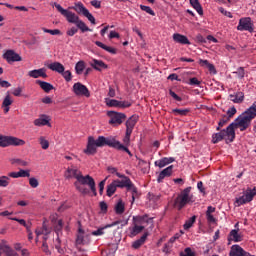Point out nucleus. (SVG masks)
I'll use <instances>...</instances> for the list:
<instances>
[{
  "label": "nucleus",
  "instance_id": "8fccbe9b",
  "mask_svg": "<svg viewBox=\"0 0 256 256\" xmlns=\"http://www.w3.org/2000/svg\"><path fill=\"white\" fill-rule=\"evenodd\" d=\"M60 75H62V77L65 79V81L69 82L71 81V79H73V76L71 74V71L67 70V71H63L60 73Z\"/></svg>",
  "mask_w": 256,
  "mask_h": 256
},
{
  "label": "nucleus",
  "instance_id": "680f3d73",
  "mask_svg": "<svg viewBox=\"0 0 256 256\" xmlns=\"http://www.w3.org/2000/svg\"><path fill=\"white\" fill-rule=\"evenodd\" d=\"M189 85H201V81H199V79H197L196 77L190 78L189 80Z\"/></svg>",
  "mask_w": 256,
  "mask_h": 256
},
{
  "label": "nucleus",
  "instance_id": "a19ab883",
  "mask_svg": "<svg viewBox=\"0 0 256 256\" xmlns=\"http://www.w3.org/2000/svg\"><path fill=\"white\" fill-rule=\"evenodd\" d=\"M115 191H117V185L113 181L110 185L107 186V196L108 197H113L115 195Z\"/></svg>",
  "mask_w": 256,
  "mask_h": 256
},
{
  "label": "nucleus",
  "instance_id": "f8f14e48",
  "mask_svg": "<svg viewBox=\"0 0 256 256\" xmlns=\"http://www.w3.org/2000/svg\"><path fill=\"white\" fill-rule=\"evenodd\" d=\"M256 195V189L249 188L244 192L243 196L236 198L235 205L236 207H241V205H245V203H250L253 201V197Z\"/></svg>",
  "mask_w": 256,
  "mask_h": 256
},
{
  "label": "nucleus",
  "instance_id": "20e7f679",
  "mask_svg": "<svg viewBox=\"0 0 256 256\" xmlns=\"http://www.w3.org/2000/svg\"><path fill=\"white\" fill-rule=\"evenodd\" d=\"M189 203H195L193 194H191V187H187L180 192L174 201V205L178 208L179 211H181V209H183L185 205H189Z\"/></svg>",
  "mask_w": 256,
  "mask_h": 256
},
{
  "label": "nucleus",
  "instance_id": "bb28decb",
  "mask_svg": "<svg viewBox=\"0 0 256 256\" xmlns=\"http://www.w3.org/2000/svg\"><path fill=\"white\" fill-rule=\"evenodd\" d=\"M11 105H13V98L11 95L7 94L2 102V109L4 113H9Z\"/></svg>",
  "mask_w": 256,
  "mask_h": 256
},
{
  "label": "nucleus",
  "instance_id": "a211bd4d",
  "mask_svg": "<svg viewBox=\"0 0 256 256\" xmlns=\"http://www.w3.org/2000/svg\"><path fill=\"white\" fill-rule=\"evenodd\" d=\"M80 175H81V170H79L75 166L68 167L64 172L65 179H76L77 181Z\"/></svg>",
  "mask_w": 256,
  "mask_h": 256
},
{
  "label": "nucleus",
  "instance_id": "c756f323",
  "mask_svg": "<svg viewBox=\"0 0 256 256\" xmlns=\"http://www.w3.org/2000/svg\"><path fill=\"white\" fill-rule=\"evenodd\" d=\"M137 116H131L126 121V132L133 133V129H135V125H137Z\"/></svg>",
  "mask_w": 256,
  "mask_h": 256
},
{
  "label": "nucleus",
  "instance_id": "9d476101",
  "mask_svg": "<svg viewBox=\"0 0 256 256\" xmlns=\"http://www.w3.org/2000/svg\"><path fill=\"white\" fill-rule=\"evenodd\" d=\"M107 116L110 119L109 125H113L114 127L122 125L125 119H127V115H125V113L115 111H108Z\"/></svg>",
  "mask_w": 256,
  "mask_h": 256
},
{
  "label": "nucleus",
  "instance_id": "69168bd1",
  "mask_svg": "<svg viewBox=\"0 0 256 256\" xmlns=\"http://www.w3.org/2000/svg\"><path fill=\"white\" fill-rule=\"evenodd\" d=\"M131 133L132 132H127L126 131V135H125L124 140H123L126 145H129V143L131 141Z\"/></svg>",
  "mask_w": 256,
  "mask_h": 256
},
{
  "label": "nucleus",
  "instance_id": "49530a36",
  "mask_svg": "<svg viewBox=\"0 0 256 256\" xmlns=\"http://www.w3.org/2000/svg\"><path fill=\"white\" fill-rule=\"evenodd\" d=\"M172 113L174 115H179L180 117H185L189 113V109H173Z\"/></svg>",
  "mask_w": 256,
  "mask_h": 256
},
{
  "label": "nucleus",
  "instance_id": "0eeeda50",
  "mask_svg": "<svg viewBox=\"0 0 256 256\" xmlns=\"http://www.w3.org/2000/svg\"><path fill=\"white\" fill-rule=\"evenodd\" d=\"M36 233V243L39 242V237L43 235V244H42V251L46 253V255H51L49 251V246H47V237L51 233V229L47 227V221L44 220L42 227L37 228L35 230Z\"/></svg>",
  "mask_w": 256,
  "mask_h": 256
},
{
  "label": "nucleus",
  "instance_id": "2f4dec72",
  "mask_svg": "<svg viewBox=\"0 0 256 256\" xmlns=\"http://www.w3.org/2000/svg\"><path fill=\"white\" fill-rule=\"evenodd\" d=\"M115 225H119V221H115L111 224L106 225L105 227L99 228L98 230H95L90 233V235H94L95 237L103 235L105 232V229H109L110 227H115Z\"/></svg>",
  "mask_w": 256,
  "mask_h": 256
},
{
  "label": "nucleus",
  "instance_id": "f704fd0d",
  "mask_svg": "<svg viewBox=\"0 0 256 256\" xmlns=\"http://www.w3.org/2000/svg\"><path fill=\"white\" fill-rule=\"evenodd\" d=\"M78 15H85L89 10L85 8V5H83L81 2L75 3L74 7L72 8Z\"/></svg>",
  "mask_w": 256,
  "mask_h": 256
},
{
  "label": "nucleus",
  "instance_id": "79ce46f5",
  "mask_svg": "<svg viewBox=\"0 0 256 256\" xmlns=\"http://www.w3.org/2000/svg\"><path fill=\"white\" fill-rule=\"evenodd\" d=\"M11 183V178H9V176H0V187H9Z\"/></svg>",
  "mask_w": 256,
  "mask_h": 256
},
{
  "label": "nucleus",
  "instance_id": "de8ad7c7",
  "mask_svg": "<svg viewBox=\"0 0 256 256\" xmlns=\"http://www.w3.org/2000/svg\"><path fill=\"white\" fill-rule=\"evenodd\" d=\"M140 9L142 11H145V13H148V15H152V17H155V11H153V9H151V7L145 6V5H140Z\"/></svg>",
  "mask_w": 256,
  "mask_h": 256
},
{
  "label": "nucleus",
  "instance_id": "5fc2aeb1",
  "mask_svg": "<svg viewBox=\"0 0 256 256\" xmlns=\"http://www.w3.org/2000/svg\"><path fill=\"white\" fill-rule=\"evenodd\" d=\"M107 179H109V177H106V178H105L104 180H102V181L99 183V185H98L100 195H103V191H104V189H105V183H107Z\"/></svg>",
  "mask_w": 256,
  "mask_h": 256
},
{
  "label": "nucleus",
  "instance_id": "13d9d810",
  "mask_svg": "<svg viewBox=\"0 0 256 256\" xmlns=\"http://www.w3.org/2000/svg\"><path fill=\"white\" fill-rule=\"evenodd\" d=\"M219 11H220V13H222V15H225V17H229V19H233V14H231V12L225 10V8L220 7Z\"/></svg>",
  "mask_w": 256,
  "mask_h": 256
},
{
  "label": "nucleus",
  "instance_id": "6e6552de",
  "mask_svg": "<svg viewBox=\"0 0 256 256\" xmlns=\"http://www.w3.org/2000/svg\"><path fill=\"white\" fill-rule=\"evenodd\" d=\"M25 145V140L17 138L15 136H5L0 134V147H23Z\"/></svg>",
  "mask_w": 256,
  "mask_h": 256
},
{
  "label": "nucleus",
  "instance_id": "09e8293b",
  "mask_svg": "<svg viewBox=\"0 0 256 256\" xmlns=\"http://www.w3.org/2000/svg\"><path fill=\"white\" fill-rule=\"evenodd\" d=\"M42 31L44 33H49L50 35H61V30H59V29L51 30V29H47V28L43 27Z\"/></svg>",
  "mask_w": 256,
  "mask_h": 256
},
{
  "label": "nucleus",
  "instance_id": "dca6fc26",
  "mask_svg": "<svg viewBox=\"0 0 256 256\" xmlns=\"http://www.w3.org/2000/svg\"><path fill=\"white\" fill-rule=\"evenodd\" d=\"M106 105L108 107H117L120 109H127V107H131V102L129 101H119L116 99H106Z\"/></svg>",
  "mask_w": 256,
  "mask_h": 256
},
{
  "label": "nucleus",
  "instance_id": "338daca9",
  "mask_svg": "<svg viewBox=\"0 0 256 256\" xmlns=\"http://www.w3.org/2000/svg\"><path fill=\"white\" fill-rule=\"evenodd\" d=\"M235 113H237V109L235 107H231L227 111V115L230 118L233 117V115H235Z\"/></svg>",
  "mask_w": 256,
  "mask_h": 256
},
{
  "label": "nucleus",
  "instance_id": "e2e57ef3",
  "mask_svg": "<svg viewBox=\"0 0 256 256\" xmlns=\"http://www.w3.org/2000/svg\"><path fill=\"white\" fill-rule=\"evenodd\" d=\"M206 68H208V71L212 73V75H217V69H215V65L210 63Z\"/></svg>",
  "mask_w": 256,
  "mask_h": 256
},
{
  "label": "nucleus",
  "instance_id": "72a5a7b5",
  "mask_svg": "<svg viewBox=\"0 0 256 256\" xmlns=\"http://www.w3.org/2000/svg\"><path fill=\"white\" fill-rule=\"evenodd\" d=\"M95 45H97V47H100L101 49H104V51H107L108 53H111L112 55H117V49H115L111 46H107V45L103 44L100 41H96Z\"/></svg>",
  "mask_w": 256,
  "mask_h": 256
},
{
  "label": "nucleus",
  "instance_id": "f257e3e1",
  "mask_svg": "<svg viewBox=\"0 0 256 256\" xmlns=\"http://www.w3.org/2000/svg\"><path fill=\"white\" fill-rule=\"evenodd\" d=\"M105 145L114 147V149H118V151H125V153L131 156L129 148L121 144V142L115 140L113 137L104 136H99L96 140L93 136H89L86 149L83 150V153H85V155H95L97 153V147H105Z\"/></svg>",
  "mask_w": 256,
  "mask_h": 256
},
{
  "label": "nucleus",
  "instance_id": "0e129e2a",
  "mask_svg": "<svg viewBox=\"0 0 256 256\" xmlns=\"http://www.w3.org/2000/svg\"><path fill=\"white\" fill-rule=\"evenodd\" d=\"M200 67H208L211 63L208 60L199 59L198 61Z\"/></svg>",
  "mask_w": 256,
  "mask_h": 256
},
{
  "label": "nucleus",
  "instance_id": "c03bdc74",
  "mask_svg": "<svg viewBox=\"0 0 256 256\" xmlns=\"http://www.w3.org/2000/svg\"><path fill=\"white\" fill-rule=\"evenodd\" d=\"M39 144L41 145L42 149L47 150L49 149V140L45 136H40L38 138Z\"/></svg>",
  "mask_w": 256,
  "mask_h": 256
},
{
  "label": "nucleus",
  "instance_id": "052dcab7",
  "mask_svg": "<svg viewBox=\"0 0 256 256\" xmlns=\"http://www.w3.org/2000/svg\"><path fill=\"white\" fill-rule=\"evenodd\" d=\"M169 95L175 100V101H183V99L177 95L173 90H169Z\"/></svg>",
  "mask_w": 256,
  "mask_h": 256
},
{
  "label": "nucleus",
  "instance_id": "412c9836",
  "mask_svg": "<svg viewBox=\"0 0 256 256\" xmlns=\"http://www.w3.org/2000/svg\"><path fill=\"white\" fill-rule=\"evenodd\" d=\"M171 163H175V158L173 157H164L160 160L154 162L155 167H159V169H163V167H167V165H171Z\"/></svg>",
  "mask_w": 256,
  "mask_h": 256
},
{
  "label": "nucleus",
  "instance_id": "4d7b16f0",
  "mask_svg": "<svg viewBox=\"0 0 256 256\" xmlns=\"http://www.w3.org/2000/svg\"><path fill=\"white\" fill-rule=\"evenodd\" d=\"M78 31L79 29L72 27L67 30L66 35H68V37H73V35L77 34Z\"/></svg>",
  "mask_w": 256,
  "mask_h": 256
},
{
  "label": "nucleus",
  "instance_id": "ea45409f",
  "mask_svg": "<svg viewBox=\"0 0 256 256\" xmlns=\"http://www.w3.org/2000/svg\"><path fill=\"white\" fill-rule=\"evenodd\" d=\"M75 71L77 75H82L83 71H85V61L81 60L76 63Z\"/></svg>",
  "mask_w": 256,
  "mask_h": 256
},
{
  "label": "nucleus",
  "instance_id": "c9c22d12",
  "mask_svg": "<svg viewBox=\"0 0 256 256\" xmlns=\"http://www.w3.org/2000/svg\"><path fill=\"white\" fill-rule=\"evenodd\" d=\"M229 97L230 101H232L233 103H242L245 95L243 94V92H238L236 94H231Z\"/></svg>",
  "mask_w": 256,
  "mask_h": 256
},
{
  "label": "nucleus",
  "instance_id": "4468645a",
  "mask_svg": "<svg viewBox=\"0 0 256 256\" xmlns=\"http://www.w3.org/2000/svg\"><path fill=\"white\" fill-rule=\"evenodd\" d=\"M91 241V233L85 231L81 226L78 228L76 243L77 245H87Z\"/></svg>",
  "mask_w": 256,
  "mask_h": 256
},
{
  "label": "nucleus",
  "instance_id": "603ef678",
  "mask_svg": "<svg viewBox=\"0 0 256 256\" xmlns=\"http://www.w3.org/2000/svg\"><path fill=\"white\" fill-rule=\"evenodd\" d=\"M180 256H195V252L191 248H185L183 252H180Z\"/></svg>",
  "mask_w": 256,
  "mask_h": 256
},
{
  "label": "nucleus",
  "instance_id": "5701e85b",
  "mask_svg": "<svg viewBox=\"0 0 256 256\" xmlns=\"http://www.w3.org/2000/svg\"><path fill=\"white\" fill-rule=\"evenodd\" d=\"M89 65L92 66V68L95 69L96 71H103V69H107L108 67L107 64H105V62L98 59H92L89 62Z\"/></svg>",
  "mask_w": 256,
  "mask_h": 256
},
{
  "label": "nucleus",
  "instance_id": "f03ea898",
  "mask_svg": "<svg viewBox=\"0 0 256 256\" xmlns=\"http://www.w3.org/2000/svg\"><path fill=\"white\" fill-rule=\"evenodd\" d=\"M256 117V102L253 103L251 107H249L244 113H242L235 122L231 123L229 127H231L232 132L235 133V129H239L240 131H246L251 125V121Z\"/></svg>",
  "mask_w": 256,
  "mask_h": 256
},
{
  "label": "nucleus",
  "instance_id": "c85d7f7f",
  "mask_svg": "<svg viewBox=\"0 0 256 256\" xmlns=\"http://www.w3.org/2000/svg\"><path fill=\"white\" fill-rule=\"evenodd\" d=\"M216 209L213 206H208L206 211V219L208 223L213 224L217 223V218L213 216V213H215Z\"/></svg>",
  "mask_w": 256,
  "mask_h": 256
},
{
  "label": "nucleus",
  "instance_id": "39448f33",
  "mask_svg": "<svg viewBox=\"0 0 256 256\" xmlns=\"http://www.w3.org/2000/svg\"><path fill=\"white\" fill-rule=\"evenodd\" d=\"M145 223H147V218L145 216L133 217V226L128 228V236L133 238L137 237L139 233H142L145 229Z\"/></svg>",
  "mask_w": 256,
  "mask_h": 256
},
{
  "label": "nucleus",
  "instance_id": "a18cd8bd",
  "mask_svg": "<svg viewBox=\"0 0 256 256\" xmlns=\"http://www.w3.org/2000/svg\"><path fill=\"white\" fill-rule=\"evenodd\" d=\"M76 27H78V29H80V31H82V33L90 31V29L87 26V24H85V22H83V20H81V19L77 21Z\"/></svg>",
  "mask_w": 256,
  "mask_h": 256
},
{
  "label": "nucleus",
  "instance_id": "bf43d9fd",
  "mask_svg": "<svg viewBox=\"0 0 256 256\" xmlns=\"http://www.w3.org/2000/svg\"><path fill=\"white\" fill-rule=\"evenodd\" d=\"M84 17H86L92 25H95V17L89 11L84 15Z\"/></svg>",
  "mask_w": 256,
  "mask_h": 256
},
{
  "label": "nucleus",
  "instance_id": "4c0bfd02",
  "mask_svg": "<svg viewBox=\"0 0 256 256\" xmlns=\"http://www.w3.org/2000/svg\"><path fill=\"white\" fill-rule=\"evenodd\" d=\"M190 4L192 5L193 9L197 11L198 15H203V7L199 3V0H189Z\"/></svg>",
  "mask_w": 256,
  "mask_h": 256
},
{
  "label": "nucleus",
  "instance_id": "423d86ee",
  "mask_svg": "<svg viewBox=\"0 0 256 256\" xmlns=\"http://www.w3.org/2000/svg\"><path fill=\"white\" fill-rule=\"evenodd\" d=\"M223 139H225L226 143H233V141H235V132H233L231 126L212 135V143L214 144L223 141Z\"/></svg>",
  "mask_w": 256,
  "mask_h": 256
},
{
  "label": "nucleus",
  "instance_id": "6e6d98bb",
  "mask_svg": "<svg viewBox=\"0 0 256 256\" xmlns=\"http://www.w3.org/2000/svg\"><path fill=\"white\" fill-rule=\"evenodd\" d=\"M18 173L19 177H31V172L29 170L20 169Z\"/></svg>",
  "mask_w": 256,
  "mask_h": 256
},
{
  "label": "nucleus",
  "instance_id": "7c9ffc66",
  "mask_svg": "<svg viewBox=\"0 0 256 256\" xmlns=\"http://www.w3.org/2000/svg\"><path fill=\"white\" fill-rule=\"evenodd\" d=\"M147 237H149V232H145L140 239L134 241L132 243L133 249H139L142 245L145 244V241H147Z\"/></svg>",
  "mask_w": 256,
  "mask_h": 256
},
{
  "label": "nucleus",
  "instance_id": "37998d69",
  "mask_svg": "<svg viewBox=\"0 0 256 256\" xmlns=\"http://www.w3.org/2000/svg\"><path fill=\"white\" fill-rule=\"evenodd\" d=\"M195 221H197V216H192L191 218H189L185 224H184V229L185 231L191 229V227H193V224L195 223Z\"/></svg>",
  "mask_w": 256,
  "mask_h": 256
},
{
  "label": "nucleus",
  "instance_id": "7ed1b4c3",
  "mask_svg": "<svg viewBox=\"0 0 256 256\" xmlns=\"http://www.w3.org/2000/svg\"><path fill=\"white\" fill-rule=\"evenodd\" d=\"M85 185L90 187V191L93 193L94 197H97V188L95 187V179L93 177L86 175L83 176V173H80L77 181L74 182V187L76 191H79L82 195H89V190Z\"/></svg>",
  "mask_w": 256,
  "mask_h": 256
},
{
  "label": "nucleus",
  "instance_id": "58836bf2",
  "mask_svg": "<svg viewBox=\"0 0 256 256\" xmlns=\"http://www.w3.org/2000/svg\"><path fill=\"white\" fill-rule=\"evenodd\" d=\"M115 211L117 215H123V213H125V203H123V200L118 201L115 206Z\"/></svg>",
  "mask_w": 256,
  "mask_h": 256
},
{
  "label": "nucleus",
  "instance_id": "a878e982",
  "mask_svg": "<svg viewBox=\"0 0 256 256\" xmlns=\"http://www.w3.org/2000/svg\"><path fill=\"white\" fill-rule=\"evenodd\" d=\"M173 41H175V43H180L181 45H191L189 38L179 33L173 34Z\"/></svg>",
  "mask_w": 256,
  "mask_h": 256
},
{
  "label": "nucleus",
  "instance_id": "f3484780",
  "mask_svg": "<svg viewBox=\"0 0 256 256\" xmlns=\"http://www.w3.org/2000/svg\"><path fill=\"white\" fill-rule=\"evenodd\" d=\"M3 59H5L7 63H15L23 60L21 56L18 53H16L14 50H7L3 54Z\"/></svg>",
  "mask_w": 256,
  "mask_h": 256
},
{
  "label": "nucleus",
  "instance_id": "cd10ccee",
  "mask_svg": "<svg viewBox=\"0 0 256 256\" xmlns=\"http://www.w3.org/2000/svg\"><path fill=\"white\" fill-rule=\"evenodd\" d=\"M50 221H52L56 233L63 229V220H57V214H51Z\"/></svg>",
  "mask_w": 256,
  "mask_h": 256
},
{
  "label": "nucleus",
  "instance_id": "3c124183",
  "mask_svg": "<svg viewBox=\"0 0 256 256\" xmlns=\"http://www.w3.org/2000/svg\"><path fill=\"white\" fill-rule=\"evenodd\" d=\"M234 74L237 75L238 79H243L245 77V68L239 67Z\"/></svg>",
  "mask_w": 256,
  "mask_h": 256
},
{
  "label": "nucleus",
  "instance_id": "473e14b6",
  "mask_svg": "<svg viewBox=\"0 0 256 256\" xmlns=\"http://www.w3.org/2000/svg\"><path fill=\"white\" fill-rule=\"evenodd\" d=\"M36 84L39 85V87L41 89H43L45 91V93H49V91H53V89H54V87L51 83H48L45 81L37 80Z\"/></svg>",
  "mask_w": 256,
  "mask_h": 256
},
{
  "label": "nucleus",
  "instance_id": "ddd939ff",
  "mask_svg": "<svg viewBox=\"0 0 256 256\" xmlns=\"http://www.w3.org/2000/svg\"><path fill=\"white\" fill-rule=\"evenodd\" d=\"M72 93L76 95V97H86L89 99L91 97V92L89 91V88L82 84L81 82L74 83L72 86Z\"/></svg>",
  "mask_w": 256,
  "mask_h": 256
},
{
  "label": "nucleus",
  "instance_id": "774afa93",
  "mask_svg": "<svg viewBox=\"0 0 256 256\" xmlns=\"http://www.w3.org/2000/svg\"><path fill=\"white\" fill-rule=\"evenodd\" d=\"M100 209L102 213H107V209H108L107 203L103 201L100 202Z\"/></svg>",
  "mask_w": 256,
  "mask_h": 256
},
{
  "label": "nucleus",
  "instance_id": "e433bc0d",
  "mask_svg": "<svg viewBox=\"0 0 256 256\" xmlns=\"http://www.w3.org/2000/svg\"><path fill=\"white\" fill-rule=\"evenodd\" d=\"M9 161L11 165H18L19 167H27V165H29V162L21 158H11Z\"/></svg>",
  "mask_w": 256,
  "mask_h": 256
},
{
  "label": "nucleus",
  "instance_id": "4be33fe9",
  "mask_svg": "<svg viewBox=\"0 0 256 256\" xmlns=\"http://www.w3.org/2000/svg\"><path fill=\"white\" fill-rule=\"evenodd\" d=\"M228 241L229 243H231V241L234 243H239L243 241V234L239 233V230H231L228 235Z\"/></svg>",
  "mask_w": 256,
  "mask_h": 256
},
{
  "label": "nucleus",
  "instance_id": "aec40b11",
  "mask_svg": "<svg viewBox=\"0 0 256 256\" xmlns=\"http://www.w3.org/2000/svg\"><path fill=\"white\" fill-rule=\"evenodd\" d=\"M28 75L32 78V79H39V77H41L42 79H47V69L45 68H40V69H35V70H31L28 72Z\"/></svg>",
  "mask_w": 256,
  "mask_h": 256
},
{
  "label": "nucleus",
  "instance_id": "2eb2a0df",
  "mask_svg": "<svg viewBox=\"0 0 256 256\" xmlns=\"http://www.w3.org/2000/svg\"><path fill=\"white\" fill-rule=\"evenodd\" d=\"M238 31H249V33H253V21L251 17H244L239 20V24L237 26Z\"/></svg>",
  "mask_w": 256,
  "mask_h": 256
},
{
  "label": "nucleus",
  "instance_id": "b1692460",
  "mask_svg": "<svg viewBox=\"0 0 256 256\" xmlns=\"http://www.w3.org/2000/svg\"><path fill=\"white\" fill-rule=\"evenodd\" d=\"M171 175H173V165L168 166L159 173L157 178L158 183L163 182L165 177H171Z\"/></svg>",
  "mask_w": 256,
  "mask_h": 256
},
{
  "label": "nucleus",
  "instance_id": "864d4df0",
  "mask_svg": "<svg viewBox=\"0 0 256 256\" xmlns=\"http://www.w3.org/2000/svg\"><path fill=\"white\" fill-rule=\"evenodd\" d=\"M29 185H30L33 189H37V187H39V180H37V178H30V179H29Z\"/></svg>",
  "mask_w": 256,
  "mask_h": 256
},
{
  "label": "nucleus",
  "instance_id": "9b49d317",
  "mask_svg": "<svg viewBox=\"0 0 256 256\" xmlns=\"http://www.w3.org/2000/svg\"><path fill=\"white\" fill-rule=\"evenodd\" d=\"M54 6L56 7L57 11H59V13H61V15L66 18V21H68V23H73L74 25H76L77 22L80 20L77 14L63 8L60 4L54 3Z\"/></svg>",
  "mask_w": 256,
  "mask_h": 256
},
{
  "label": "nucleus",
  "instance_id": "393cba45",
  "mask_svg": "<svg viewBox=\"0 0 256 256\" xmlns=\"http://www.w3.org/2000/svg\"><path fill=\"white\" fill-rule=\"evenodd\" d=\"M46 67L50 69V71H55L56 73H63L65 71V66L61 64V62H53L50 64H46Z\"/></svg>",
  "mask_w": 256,
  "mask_h": 256
},
{
  "label": "nucleus",
  "instance_id": "1a4fd4ad",
  "mask_svg": "<svg viewBox=\"0 0 256 256\" xmlns=\"http://www.w3.org/2000/svg\"><path fill=\"white\" fill-rule=\"evenodd\" d=\"M116 177H119V179H122V180H114V184H116V187H119L120 189H123V188L132 189L134 193L137 192V188L133 186V182H131V179H129V177L121 173H116Z\"/></svg>",
  "mask_w": 256,
  "mask_h": 256
},
{
  "label": "nucleus",
  "instance_id": "6ab92c4d",
  "mask_svg": "<svg viewBox=\"0 0 256 256\" xmlns=\"http://www.w3.org/2000/svg\"><path fill=\"white\" fill-rule=\"evenodd\" d=\"M51 118L45 114H42L39 116V118L34 120L35 127H45L47 125L48 127H51Z\"/></svg>",
  "mask_w": 256,
  "mask_h": 256
}]
</instances>
